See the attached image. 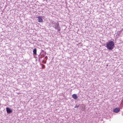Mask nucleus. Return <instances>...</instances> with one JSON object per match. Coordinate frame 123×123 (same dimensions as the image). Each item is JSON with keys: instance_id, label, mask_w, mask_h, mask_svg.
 Listing matches in <instances>:
<instances>
[{"instance_id": "obj_1", "label": "nucleus", "mask_w": 123, "mask_h": 123, "mask_svg": "<svg viewBox=\"0 0 123 123\" xmlns=\"http://www.w3.org/2000/svg\"><path fill=\"white\" fill-rule=\"evenodd\" d=\"M106 43L107 44L105 47L109 50H112L115 47L114 43L113 41H108Z\"/></svg>"}, {"instance_id": "obj_2", "label": "nucleus", "mask_w": 123, "mask_h": 123, "mask_svg": "<svg viewBox=\"0 0 123 123\" xmlns=\"http://www.w3.org/2000/svg\"><path fill=\"white\" fill-rule=\"evenodd\" d=\"M54 24L55 25L54 26V27L55 29H56L58 30V28H59V27H60L59 24L57 22L55 24Z\"/></svg>"}, {"instance_id": "obj_3", "label": "nucleus", "mask_w": 123, "mask_h": 123, "mask_svg": "<svg viewBox=\"0 0 123 123\" xmlns=\"http://www.w3.org/2000/svg\"><path fill=\"white\" fill-rule=\"evenodd\" d=\"M120 110L119 108L117 107L113 110V111L115 113H117Z\"/></svg>"}, {"instance_id": "obj_4", "label": "nucleus", "mask_w": 123, "mask_h": 123, "mask_svg": "<svg viewBox=\"0 0 123 123\" xmlns=\"http://www.w3.org/2000/svg\"><path fill=\"white\" fill-rule=\"evenodd\" d=\"M6 111L8 113H10L12 111L8 107L6 108Z\"/></svg>"}, {"instance_id": "obj_5", "label": "nucleus", "mask_w": 123, "mask_h": 123, "mask_svg": "<svg viewBox=\"0 0 123 123\" xmlns=\"http://www.w3.org/2000/svg\"><path fill=\"white\" fill-rule=\"evenodd\" d=\"M72 97L74 99H76L78 98V97L76 94H74L72 95Z\"/></svg>"}, {"instance_id": "obj_6", "label": "nucleus", "mask_w": 123, "mask_h": 123, "mask_svg": "<svg viewBox=\"0 0 123 123\" xmlns=\"http://www.w3.org/2000/svg\"><path fill=\"white\" fill-rule=\"evenodd\" d=\"M37 50L36 48L34 49L33 51V54L34 55H37Z\"/></svg>"}, {"instance_id": "obj_7", "label": "nucleus", "mask_w": 123, "mask_h": 123, "mask_svg": "<svg viewBox=\"0 0 123 123\" xmlns=\"http://www.w3.org/2000/svg\"><path fill=\"white\" fill-rule=\"evenodd\" d=\"M44 56V55H40L39 56L38 61H40L41 59Z\"/></svg>"}, {"instance_id": "obj_8", "label": "nucleus", "mask_w": 123, "mask_h": 123, "mask_svg": "<svg viewBox=\"0 0 123 123\" xmlns=\"http://www.w3.org/2000/svg\"><path fill=\"white\" fill-rule=\"evenodd\" d=\"M38 21L39 22H43V20L41 18H38Z\"/></svg>"}, {"instance_id": "obj_9", "label": "nucleus", "mask_w": 123, "mask_h": 123, "mask_svg": "<svg viewBox=\"0 0 123 123\" xmlns=\"http://www.w3.org/2000/svg\"><path fill=\"white\" fill-rule=\"evenodd\" d=\"M61 27H59V28H58V32H59V31H61Z\"/></svg>"}, {"instance_id": "obj_10", "label": "nucleus", "mask_w": 123, "mask_h": 123, "mask_svg": "<svg viewBox=\"0 0 123 123\" xmlns=\"http://www.w3.org/2000/svg\"><path fill=\"white\" fill-rule=\"evenodd\" d=\"M48 59L47 57V56H46L45 57L44 60L46 61Z\"/></svg>"}, {"instance_id": "obj_11", "label": "nucleus", "mask_w": 123, "mask_h": 123, "mask_svg": "<svg viewBox=\"0 0 123 123\" xmlns=\"http://www.w3.org/2000/svg\"><path fill=\"white\" fill-rule=\"evenodd\" d=\"M42 68H45V66L44 65H42Z\"/></svg>"}, {"instance_id": "obj_12", "label": "nucleus", "mask_w": 123, "mask_h": 123, "mask_svg": "<svg viewBox=\"0 0 123 123\" xmlns=\"http://www.w3.org/2000/svg\"><path fill=\"white\" fill-rule=\"evenodd\" d=\"M43 63H46V61L45 62V61H44L43 60Z\"/></svg>"}, {"instance_id": "obj_13", "label": "nucleus", "mask_w": 123, "mask_h": 123, "mask_svg": "<svg viewBox=\"0 0 123 123\" xmlns=\"http://www.w3.org/2000/svg\"><path fill=\"white\" fill-rule=\"evenodd\" d=\"M79 106V105L76 106L75 107H75H78Z\"/></svg>"}]
</instances>
